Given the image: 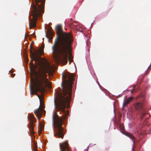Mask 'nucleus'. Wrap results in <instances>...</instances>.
<instances>
[{"label": "nucleus", "instance_id": "obj_1", "mask_svg": "<svg viewBox=\"0 0 151 151\" xmlns=\"http://www.w3.org/2000/svg\"><path fill=\"white\" fill-rule=\"evenodd\" d=\"M30 49L31 53V59L32 62H29L30 65L31 71L34 73H36V69L38 66L39 71L35 79L33 78L31 84L30 86V93L31 94L37 95L40 101V104L43 103L44 97L39 96L37 93L38 91L44 93L45 88L48 87L51 88V83L49 81L47 73L51 74V71L53 67L50 64L46 61L45 63L42 60L40 55L44 53L43 50L39 49L38 50L33 49L32 43L30 45Z\"/></svg>", "mask_w": 151, "mask_h": 151}, {"label": "nucleus", "instance_id": "obj_2", "mask_svg": "<svg viewBox=\"0 0 151 151\" xmlns=\"http://www.w3.org/2000/svg\"><path fill=\"white\" fill-rule=\"evenodd\" d=\"M63 84L62 83V90L58 88L55 93V108L57 111H60V118L56 114L52 116V121L54 126L55 127L54 136L58 138L63 139L64 133L62 126L63 119L66 118L68 114L65 111L66 104L68 106L70 104L71 98L72 89L73 78H63Z\"/></svg>", "mask_w": 151, "mask_h": 151}, {"label": "nucleus", "instance_id": "obj_3", "mask_svg": "<svg viewBox=\"0 0 151 151\" xmlns=\"http://www.w3.org/2000/svg\"><path fill=\"white\" fill-rule=\"evenodd\" d=\"M56 29L58 38L52 47V52L55 57L58 58L59 62L65 65L68 62V54L73 39L69 33L63 31L60 25H57Z\"/></svg>", "mask_w": 151, "mask_h": 151}, {"label": "nucleus", "instance_id": "obj_4", "mask_svg": "<svg viewBox=\"0 0 151 151\" xmlns=\"http://www.w3.org/2000/svg\"><path fill=\"white\" fill-rule=\"evenodd\" d=\"M45 0H35V5L34 4L33 5L31 12V15L33 17V18L31 19L29 17L30 29L36 26L38 17L42 15V13L44 11Z\"/></svg>", "mask_w": 151, "mask_h": 151}, {"label": "nucleus", "instance_id": "obj_5", "mask_svg": "<svg viewBox=\"0 0 151 151\" xmlns=\"http://www.w3.org/2000/svg\"><path fill=\"white\" fill-rule=\"evenodd\" d=\"M60 151H70L68 147V144L67 141L59 144Z\"/></svg>", "mask_w": 151, "mask_h": 151}, {"label": "nucleus", "instance_id": "obj_6", "mask_svg": "<svg viewBox=\"0 0 151 151\" xmlns=\"http://www.w3.org/2000/svg\"><path fill=\"white\" fill-rule=\"evenodd\" d=\"M124 134L127 136L129 137L130 138L132 139V140L134 144L135 141L136 140L135 137L133 135L129 132H126L124 133Z\"/></svg>", "mask_w": 151, "mask_h": 151}, {"label": "nucleus", "instance_id": "obj_7", "mask_svg": "<svg viewBox=\"0 0 151 151\" xmlns=\"http://www.w3.org/2000/svg\"><path fill=\"white\" fill-rule=\"evenodd\" d=\"M133 99V97L130 96L126 101H124L123 103V106H126Z\"/></svg>", "mask_w": 151, "mask_h": 151}, {"label": "nucleus", "instance_id": "obj_8", "mask_svg": "<svg viewBox=\"0 0 151 151\" xmlns=\"http://www.w3.org/2000/svg\"><path fill=\"white\" fill-rule=\"evenodd\" d=\"M143 106V104L141 103H137L135 105L134 107L136 109L139 110L142 109Z\"/></svg>", "mask_w": 151, "mask_h": 151}, {"label": "nucleus", "instance_id": "obj_9", "mask_svg": "<svg viewBox=\"0 0 151 151\" xmlns=\"http://www.w3.org/2000/svg\"><path fill=\"white\" fill-rule=\"evenodd\" d=\"M29 128L30 134L32 135H34L35 132L34 131V126L33 122L30 123L29 125Z\"/></svg>", "mask_w": 151, "mask_h": 151}, {"label": "nucleus", "instance_id": "obj_10", "mask_svg": "<svg viewBox=\"0 0 151 151\" xmlns=\"http://www.w3.org/2000/svg\"><path fill=\"white\" fill-rule=\"evenodd\" d=\"M45 32L47 33H48L50 36H51L53 34V31L51 28L48 29L47 31H45Z\"/></svg>", "mask_w": 151, "mask_h": 151}, {"label": "nucleus", "instance_id": "obj_11", "mask_svg": "<svg viewBox=\"0 0 151 151\" xmlns=\"http://www.w3.org/2000/svg\"><path fill=\"white\" fill-rule=\"evenodd\" d=\"M30 117V120H31V122H33V121L35 120V117L33 115H30L29 116Z\"/></svg>", "mask_w": 151, "mask_h": 151}, {"label": "nucleus", "instance_id": "obj_12", "mask_svg": "<svg viewBox=\"0 0 151 151\" xmlns=\"http://www.w3.org/2000/svg\"><path fill=\"white\" fill-rule=\"evenodd\" d=\"M68 61L69 62V64H70L71 62H73V60H72V58H71L70 56H69L68 58Z\"/></svg>", "mask_w": 151, "mask_h": 151}, {"label": "nucleus", "instance_id": "obj_13", "mask_svg": "<svg viewBox=\"0 0 151 151\" xmlns=\"http://www.w3.org/2000/svg\"><path fill=\"white\" fill-rule=\"evenodd\" d=\"M15 74H12L11 75V76L12 77H14L15 76Z\"/></svg>", "mask_w": 151, "mask_h": 151}, {"label": "nucleus", "instance_id": "obj_14", "mask_svg": "<svg viewBox=\"0 0 151 151\" xmlns=\"http://www.w3.org/2000/svg\"><path fill=\"white\" fill-rule=\"evenodd\" d=\"M43 129V126L41 125V132L42 131Z\"/></svg>", "mask_w": 151, "mask_h": 151}, {"label": "nucleus", "instance_id": "obj_15", "mask_svg": "<svg viewBox=\"0 0 151 151\" xmlns=\"http://www.w3.org/2000/svg\"><path fill=\"white\" fill-rule=\"evenodd\" d=\"M34 151H38L37 148V147H35V148H34Z\"/></svg>", "mask_w": 151, "mask_h": 151}, {"label": "nucleus", "instance_id": "obj_16", "mask_svg": "<svg viewBox=\"0 0 151 151\" xmlns=\"http://www.w3.org/2000/svg\"><path fill=\"white\" fill-rule=\"evenodd\" d=\"M13 72H13V70H11L9 71V72L10 73H13Z\"/></svg>", "mask_w": 151, "mask_h": 151}, {"label": "nucleus", "instance_id": "obj_17", "mask_svg": "<svg viewBox=\"0 0 151 151\" xmlns=\"http://www.w3.org/2000/svg\"><path fill=\"white\" fill-rule=\"evenodd\" d=\"M44 45H42V48L43 49L44 48Z\"/></svg>", "mask_w": 151, "mask_h": 151}, {"label": "nucleus", "instance_id": "obj_18", "mask_svg": "<svg viewBox=\"0 0 151 151\" xmlns=\"http://www.w3.org/2000/svg\"><path fill=\"white\" fill-rule=\"evenodd\" d=\"M143 116H140V118L141 119H142L143 118Z\"/></svg>", "mask_w": 151, "mask_h": 151}, {"label": "nucleus", "instance_id": "obj_19", "mask_svg": "<svg viewBox=\"0 0 151 151\" xmlns=\"http://www.w3.org/2000/svg\"><path fill=\"white\" fill-rule=\"evenodd\" d=\"M149 72V70L147 71V73H145V75H146V74H147V73Z\"/></svg>", "mask_w": 151, "mask_h": 151}, {"label": "nucleus", "instance_id": "obj_20", "mask_svg": "<svg viewBox=\"0 0 151 151\" xmlns=\"http://www.w3.org/2000/svg\"><path fill=\"white\" fill-rule=\"evenodd\" d=\"M145 115V114H144L143 113L142 114V115H143V116H144Z\"/></svg>", "mask_w": 151, "mask_h": 151}, {"label": "nucleus", "instance_id": "obj_21", "mask_svg": "<svg viewBox=\"0 0 151 151\" xmlns=\"http://www.w3.org/2000/svg\"><path fill=\"white\" fill-rule=\"evenodd\" d=\"M46 37H47V38H48V37L47 36V35H46Z\"/></svg>", "mask_w": 151, "mask_h": 151}, {"label": "nucleus", "instance_id": "obj_22", "mask_svg": "<svg viewBox=\"0 0 151 151\" xmlns=\"http://www.w3.org/2000/svg\"><path fill=\"white\" fill-rule=\"evenodd\" d=\"M49 42H50V40H49Z\"/></svg>", "mask_w": 151, "mask_h": 151}]
</instances>
